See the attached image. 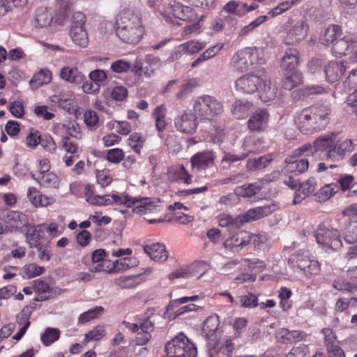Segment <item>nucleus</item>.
I'll return each instance as SVG.
<instances>
[{
  "label": "nucleus",
  "mask_w": 357,
  "mask_h": 357,
  "mask_svg": "<svg viewBox=\"0 0 357 357\" xmlns=\"http://www.w3.org/2000/svg\"><path fill=\"white\" fill-rule=\"evenodd\" d=\"M215 158V153L212 150L198 151L190 158L192 169L198 172L206 171L214 166Z\"/></svg>",
  "instance_id": "obj_13"
},
{
  "label": "nucleus",
  "mask_w": 357,
  "mask_h": 357,
  "mask_svg": "<svg viewBox=\"0 0 357 357\" xmlns=\"http://www.w3.org/2000/svg\"><path fill=\"white\" fill-rule=\"evenodd\" d=\"M357 50V37L353 34H349L339 38L332 47V54L336 57H341L350 54L349 59L355 56L354 51Z\"/></svg>",
  "instance_id": "obj_10"
},
{
  "label": "nucleus",
  "mask_w": 357,
  "mask_h": 357,
  "mask_svg": "<svg viewBox=\"0 0 357 357\" xmlns=\"http://www.w3.org/2000/svg\"><path fill=\"white\" fill-rule=\"evenodd\" d=\"M243 153H247V156L250 153H258L264 149V141L263 138L248 135L243 139L242 145Z\"/></svg>",
  "instance_id": "obj_30"
},
{
  "label": "nucleus",
  "mask_w": 357,
  "mask_h": 357,
  "mask_svg": "<svg viewBox=\"0 0 357 357\" xmlns=\"http://www.w3.org/2000/svg\"><path fill=\"white\" fill-rule=\"evenodd\" d=\"M106 264H107L105 267L111 268L110 273H117L136 266L137 260L135 257H127Z\"/></svg>",
  "instance_id": "obj_37"
},
{
  "label": "nucleus",
  "mask_w": 357,
  "mask_h": 357,
  "mask_svg": "<svg viewBox=\"0 0 357 357\" xmlns=\"http://www.w3.org/2000/svg\"><path fill=\"white\" fill-rule=\"evenodd\" d=\"M264 75V73H249L241 76L235 82V89L242 94H253L261 87Z\"/></svg>",
  "instance_id": "obj_9"
},
{
  "label": "nucleus",
  "mask_w": 357,
  "mask_h": 357,
  "mask_svg": "<svg viewBox=\"0 0 357 357\" xmlns=\"http://www.w3.org/2000/svg\"><path fill=\"white\" fill-rule=\"evenodd\" d=\"M220 319L217 314L209 316L203 323L202 332L208 339L217 337L221 331L219 330Z\"/></svg>",
  "instance_id": "obj_36"
},
{
  "label": "nucleus",
  "mask_w": 357,
  "mask_h": 357,
  "mask_svg": "<svg viewBox=\"0 0 357 357\" xmlns=\"http://www.w3.org/2000/svg\"><path fill=\"white\" fill-rule=\"evenodd\" d=\"M258 92L261 101L264 102L273 101L276 98L278 93L276 83L268 79L264 75L263 82Z\"/></svg>",
  "instance_id": "obj_26"
},
{
  "label": "nucleus",
  "mask_w": 357,
  "mask_h": 357,
  "mask_svg": "<svg viewBox=\"0 0 357 357\" xmlns=\"http://www.w3.org/2000/svg\"><path fill=\"white\" fill-rule=\"evenodd\" d=\"M300 63V53L295 48L287 49L281 59L280 67L283 72L297 70Z\"/></svg>",
  "instance_id": "obj_23"
},
{
  "label": "nucleus",
  "mask_w": 357,
  "mask_h": 357,
  "mask_svg": "<svg viewBox=\"0 0 357 357\" xmlns=\"http://www.w3.org/2000/svg\"><path fill=\"white\" fill-rule=\"evenodd\" d=\"M238 298L240 306L243 307L252 308L259 305L257 296L252 293L240 296Z\"/></svg>",
  "instance_id": "obj_63"
},
{
  "label": "nucleus",
  "mask_w": 357,
  "mask_h": 357,
  "mask_svg": "<svg viewBox=\"0 0 357 357\" xmlns=\"http://www.w3.org/2000/svg\"><path fill=\"white\" fill-rule=\"evenodd\" d=\"M285 36L283 41L286 45H293L304 40L309 29L307 23L304 20L295 22L289 18L282 26Z\"/></svg>",
  "instance_id": "obj_8"
},
{
  "label": "nucleus",
  "mask_w": 357,
  "mask_h": 357,
  "mask_svg": "<svg viewBox=\"0 0 357 357\" xmlns=\"http://www.w3.org/2000/svg\"><path fill=\"white\" fill-rule=\"evenodd\" d=\"M60 77L69 83L77 84L82 80L83 76L77 68L66 66L61 68Z\"/></svg>",
  "instance_id": "obj_49"
},
{
  "label": "nucleus",
  "mask_w": 357,
  "mask_h": 357,
  "mask_svg": "<svg viewBox=\"0 0 357 357\" xmlns=\"http://www.w3.org/2000/svg\"><path fill=\"white\" fill-rule=\"evenodd\" d=\"M285 357H310V349L305 344L294 347Z\"/></svg>",
  "instance_id": "obj_64"
},
{
  "label": "nucleus",
  "mask_w": 357,
  "mask_h": 357,
  "mask_svg": "<svg viewBox=\"0 0 357 357\" xmlns=\"http://www.w3.org/2000/svg\"><path fill=\"white\" fill-rule=\"evenodd\" d=\"M61 146L66 153L70 154V155H66L63 157V162L66 167L72 166L75 159L77 158L79 155L80 149L79 146L68 136H65L61 138Z\"/></svg>",
  "instance_id": "obj_21"
},
{
  "label": "nucleus",
  "mask_w": 357,
  "mask_h": 357,
  "mask_svg": "<svg viewBox=\"0 0 357 357\" xmlns=\"http://www.w3.org/2000/svg\"><path fill=\"white\" fill-rule=\"evenodd\" d=\"M167 176L169 182L181 183L186 185L192 183V176L183 165L169 168L167 170Z\"/></svg>",
  "instance_id": "obj_25"
},
{
  "label": "nucleus",
  "mask_w": 357,
  "mask_h": 357,
  "mask_svg": "<svg viewBox=\"0 0 357 357\" xmlns=\"http://www.w3.org/2000/svg\"><path fill=\"white\" fill-rule=\"evenodd\" d=\"M347 66L342 61H331L324 66L326 79L331 83L337 82L346 71Z\"/></svg>",
  "instance_id": "obj_22"
},
{
  "label": "nucleus",
  "mask_w": 357,
  "mask_h": 357,
  "mask_svg": "<svg viewBox=\"0 0 357 357\" xmlns=\"http://www.w3.org/2000/svg\"><path fill=\"white\" fill-rule=\"evenodd\" d=\"M353 150L354 145L351 139H347L342 141L338 145L336 144V153L335 160L342 158L346 153H350Z\"/></svg>",
  "instance_id": "obj_61"
},
{
  "label": "nucleus",
  "mask_w": 357,
  "mask_h": 357,
  "mask_svg": "<svg viewBox=\"0 0 357 357\" xmlns=\"http://www.w3.org/2000/svg\"><path fill=\"white\" fill-rule=\"evenodd\" d=\"M336 137L337 134L332 132L329 135L321 136L314 142V149L316 153L319 151H326V159L335 161L336 153Z\"/></svg>",
  "instance_id": "obj_15"
},
{
  "label": "nucleus",
  "mask_w": 357,
  "mask_h": 357,
  "mask_svg": "<svg viewBox=\"0 0 357 357\" xmlns=\"http://www.w3.org/2000/svg\"><path fill=\"white\" fill-rule=\"evenodd\" d=\"M261 188V185L257 183L245 184L237 187L235 190V193L238 197H252L259 193Z\"/></svg>",
  "instance_id": "obj_50"
},
{
  "label": "nucleus",
  "mask_w": 357,
  "mask_h": 357,
  "mask_svg": "<svg viewBox=\"0 0 357 357\" xmlns=\"http://www.w3.org/2000/svg\"><path fill=\"white\" fill-rule=\"evenodd\" d=\"M180 47L185 53L193 54L202 50L206 47V43L196 40H190L183 43Z\"/></svg>",
  "instance_id": "obj_62"
},
{
  "label": "nucleus",
  "mask_w": 357,
  "mask_h": 357,
  "mask_svg": "<svg viewBox=\"0 0 357 357\" xmlns=\"http://www.w3.org/2000/svg\"><path fill=\"white\" fill-rule=\"evenodd\" d=\"M333 287L338 291L354 292L357 291V285L348 282L344 278L337 277L333 282Z\"/></svg>",
  "instance_id": "obj_58"
},
{
  "label": "nucleus",
  "mask_w": 357,
  "mask_h": 357,
  "mask_svg": "<svg viewBox=\"0 0 357 357\" xmlns=\"http://www.w3.org/2000/svg\"><path fill=\"white\" fill-rule=\"evenodd\" d=\"M316 185L317 181L314 177H310L307 180L301 183L299 188L295 192L293 203L294 204L301 203L314 191Z\"/></svg>",
  "instance_id": "obj_31"
},
{
  "label": "nucleus",
  "mask_w": 357,
  "mask_h": 357,
  "mask_svg": "<svg viewBox=\"0 0 357 357\" xmlns=\"http://www.w3.org/2000/svg\"><path fill=\"white\" fill-rule=\"evenodd\" d=\"M144 251L151 259L164 262L168 258V253L164 244L160 243H153L147 244L143 247Z\"/></svg>",
  "instance_id": "obj_29"
},
{
  "label": "nucleus",
  "mask_w": 357,
  "mask_h": 357,
  "mask_svg": "<svg viewBox=\"0 0 357 357\" xmlns=\"http://www.w3.org/2000/svg\"><path fill=\"white\" fill-rule=\"evenodd\" d=\"M74 22L70 29V36L75 44L80 47H86L88 44V36L84 25L85 24V15L80 12L75 13L73 15Z\"/></svg>",
  "instance_id": "obj_12"
},
{
  "label": "nucleus",
  "mask_w": 357,
  "mask_h": 357,
  "mask_svg": "<svg viewBox=\"0 0 357 357\" xmlns=\"http://www.w3.org/2000/svg\"><path fill=\"white\" fill-rule=\"evenodd\" d=\"M197 115L187 112H183L174 119V125L177 130L186 134L195 132L198 122Z\"/></svg>",
  "instance_id": "obj_16"
},
{
  "label": "nucleus",
  "mask_w": 357,
  "mask_h": 357,
  "mask_svg": "<svg viewBox=\"0 0 357 357\" xmlns=\"http://www.w3.org/2000/svg\"><path fill=\"white\" fill-rule=\"evenodd\" d=\"M286 165L283 169L284 173H293L299 175L308 169L309 162L307 159H298L291 155L285 159Z\"/></svg>",
  "instance_id": "obj_24"
},
{
  "label": "nucleus",
  "mask_w": 357,
  "mask_h": 357,
  "mask_svg": "<svg viewBox=\"0 0 357 357\" xmlns=\"http://www.w3.org/2000/svg\"><path fill=\"white\" fill-rule=\"evenodd\" d=\"M249 232L246 231H239L231 236L229 237L223 243L226 249H229L234 252L238 250V248H243L248 245V239Z\"/></svg>",
  "instance_id": "obj_27"
},
{
  "label": "nucleus",
  "mask_w": 357,
  "mask_h": 357,
  "mask_svg": "<svg viewBox=\"0 0 357 357\" xmlns=\"http://www.w3.org/2000/svg\"><path fill=\"white\" fill-rule=\"evenodd\" d=\"M277 206L273 203L250 208L244 214L240 215L242 225L245 223L255 221L266 217L274 212Z\"/></svg>",
  "instance_id": "obj_19"
},
{
  "label": "nucleus",
  "mask_w": 357,
  "mask_h": 357,
  "mask_svg": "<svg viewBox=\"0 0 357 357\" xmlns=\"http://www.w3.org/2000/svg\"><path fill=\"white\" fill-rule=\"evenodd\" d=\"M234 344L231 338L220 335L217 340H211L208 342L209 357H232Z\"/></svg>",
  "instance_id": "obj_11"
},
{
  "label": "nucleus",
  "mask_w": 357,
  "mask_h": 357,
  "mask_svg": "<svg viewBox=\"0 0 357 357\" xmlns=\"http://www.w3.org/2000/svg\"><path fill=\"white\" fill-rule=\"evenodd\" d=\"M179 306L180 305H178V307H172V309L170 310L169 303L168 304L165 314L169 319H174L180 315L184 314L190 312L197 311L199 308H201L200 306L193 303H190L182 307Z\"/></svg>",
  "instance_id": "obj_48"
},
{
  "label": "nucleus",
  "mask_w": 357,
  "mask_h": 357,
  "mask_svg": "<svg viewBox=\"0 0 357 357\" xmlns=\"http://www.w3.org/2000/svg\"><path fill=\"white\" fill-rule=\"evenodd\" d=\"M45 271V267L40 266L36 263L26 264L22 268V273L27 278H33L39 276Z\"/></svg>",
  "instance_id": "obj_59"
},
{
  "label": "nucleus",
  "mask_w": 357,
  "mask_h": 357,
  "mask_svg": "<svg viewBox=\"0 0 357 357\" xmlns=\"http://www.w3.org/2000/svg\"><path fill=\"white\" fill-rule=\"evenodd\" d=\"M259 54L258 48L246 47L237 51L230 61L231 68L238 73L248 70L252 66L259 63Z\"/></svg>",
  "instance_id": "obj_7"
},
{
  "label": "nucleus",
  "mask_w": 357,
  "mask_h": 357,
  "mask_svg": "<svg viewBox=\"0 0 357 357\" xmlns=\"http://www.w3.org/2000/svg\"><path fill=\"white\" fill-rule=\"evenodd\" d=\"M146 138L139 132L132 133L128 138V145L137 154L141 153Z\"/></svg>",
  "instance_id": "obj_55"
},
{
  "label": "nucleus",
  "mask_w": 357,
  "mask_h": 357,
  "mask_svg": "<svg viewBox=\"0 0 357 357\" xmlns=\"http://www.w3.org/2000/svg\"><path fill=\"white\" fill-rule=\"evenodd\" d=\"M27 197L31 203L36 207H45L52 204L54 199L43 195L36 188L30 187L27 190Z\"/></svg>",
  "instance_id": "obj_34"
},
{
  "label": "nucleus",
  "mask_w": 357,
  "mask_h": 357,
  "mask_svg": "<svg viewBox=\"0 0 357 357\" xmlns=\"http://www.w3.org/2000/svg\"><path fill=\"white\" fill-rule=\"evenodd\" d=\"M146 280L144 274L121 275L114 280V284L121 289H132L137 287Z\"/></svg>",
  "instance_id": "obj_33"
},
{
  "label": "nucleus",
  "mask_w": 357,
  "mask_h": 357,
  "mask_svg": "<svg viewBox=\"0 0 357 357\" xmlns=\"http://www.w3.org/2000/svg\"><path fill=\"white\" fill-rule=\"evenodd\" d=\"M78 187L79 189L83 190L84 197H85L86 202L92 205H98L101 206V199H99V197H102V196L94 195L95 192V185L93 184H86V185H75L73 187H71V191L75 193V188Z\"/></svg>",
  "instance_id": "obj_41"
},
{
  "label": "nucleus",
  "mask_w": 357,
  "mask_h": 357,
  "mask_svg": "<svg viewBox=\"0 0 357 357\" xmlns=\"http://www.w3.org/2000/svg\"><path fill=\"white\" fill-rule=\"evenodd\" d=\"M104 312V308L101 306H96L82 313L78 317L79 324H86L94 319L100 317Z\"/></svg>",
  "instance_id": "obj_54"
},
{
  "label": "nucleus",
  "mask_w": 357,
  "mask_h": 357,
  "mask_svg": "<svg viewBox=\"0 0 357 357\" xmlns=\"http://www.w3.org/2000/svg\"><path fill=\"white\" fill-rule=\"evenodd\" d=\"M106 335V330L103 325H98L84 335L83 342L86 344L91 341L100 340Z\"/></svg>",
  "instance_id": "obj_53"
},
{
  "label": "nucleus",
  "mask_w": 357,
  "mask_h": 357,
  "mask_svg": "<svg viewBox=\"0 0 357 357\" xmlns=\"http://www.w3.org/2000/svg\"><path fill=\"white\" fill-rule=\"evenodd\" d=\"M158 10L167 22H172V18L174 17L175 1L174 3L162 1L158 5Z\"/></svg>",
  "instance_id": "obj_60"
},
{
  "label": "nucleus",
  "mask_w": 357,
  "mask_h": 357,
  "mask_svg": "<svg viewBox=\"0 0 357 357\" xmlns=\"http://www.w3.org/2000/svg\"><path fill=\"white\" fill-rule=\"evenodd\" d=\"M53 102L58 104L59 107L66 111L69 114H75L77 110L75 101L72 98H63L54 96Z\"/></svg>",
  "instance_id": "obj_57"
},
{
  "label": "nucleus",
  "mask_w": 357,
  "mask_h": 357,
  "mask_svg": "<svg viewBox=\"0 0 357 357\" xmlns=\"http://www.w3.org/2000/svg\"><path fill=\"white\" fill-rule=\"evenodd\" d=\"M132 201L134 202L133 211L135 213L144 214L152 211L154 207L149 197H132Z\"/></svg>",
  "instance_id": "obj_52"
},
{
  "label": "nucleus",
  "mask_w": 357,
  "mask_h": 357,
  "mask_svg": "<svg viewBox=\"0 0 357 357\" xmlns=\"http://www.w3.org/2000/svg\"><path fill=\"white\" fill-rule=\"evenodd\" d=\"M347 261L345 266L348 278L357 279V245L349 248L347 253Z\"/></svg>",
  "instance_id": "obj_38"
},
{
  "label": "nucleus",
  "mask_w": 357,
  "mask_h": 357,
  "mask_svg": "<svg viewBox=\"0 0 357 357\" xmlns=\"http://www.w3.org/2000/svg\"><path fill=\"white\" fill-rule=\"evenodd\" d=\"M53 17L52 13L45 7L37 8L35 13V26L38 28L46 27L50 25Z\"/></svg>",
  "instance_id": "obj_44"
},
{
  "label": "nucleus",
  "mask_w": 357,
  "mask_h": 357,
  "mask_svg": "<svg viewBox=\"0 0 357 357\" xmlns=\"http://www.w3.org/2000/svg\"><path fill=\"white\" fill-rule=\"evenodd\" d=\"M31 176L41 186L45 188H56L59 185V178L52 172L43 174L40 176L33 174V172H31Z\"/></svg>",
  "instance_id": "obj_40"
},
{
  "label": "nucleus",
  "mask_w": 357,
  "mask_h": 357,
  "mask_svg": "<svg viewBox=\"0 0 357 357\" xmlns=\"http://www.w3.org/2000/svg\"><path fill=\"white\" fill-rule=\"evenodd\" d=\"M166 357H197V350L183 333H181L165 346Z\"/></svg>",
  "instance_id": "obj_6"
},
{
  "label": "nucleus",
  "mask_w": 357,
  "mask_h": 357,
  "mask_svg": "<svg viewBox=\"0 0 357 357\" xmlns=\"http://www.w3.org/2000/svg\"><path fill=\"white\" fill-rule=\"evenodd\" d=\"M223 43H217L205 50L199 56L191 63L192 68H195L200 63L215 56L223 48Z\"/></svg>",
  "instance_id": "obj_47"
},
{
  "label": "nucleus",
  "mask_w": 357,
  "mask_h": 357,
  "mask_svg": "<svg viewBox=\"0 0 357 357\" xmlns=\"http://www.w3.org/2000/svg\"><path fill=\"white\" fill-rule=\"evenodd\" d=\"M98 199L102 200L101 206H107L113 203H116L118 204L126 205L127 207H132L134 204L132 197L126 193L113 195H102V197H99Z\"/></svg>",
  "instance_id": "obj_39"
},
{
  "label": "nucleus",
  "mask_w": 357,
  "mask_h": 357,
  "mask_svg": "<svg viewBox=\"0 0 357 357\" xmlns=\"http://www.w3.org/2000/svg\"><path fill=\"white\" fill-rule=\"evenodd\" d=\"M174 18L184 21H193L197 19L195 10L179 2H175Z\"/></svg>",
  "instance_id": "obj_43"
},
{
  "label": "nucleus",
  "mask_w": 357,
  "mask_h": 357,
  "mask_svg": "<svg viewBox=\"0 0 357 357\" xmlns=\"http://www.w3.org/2000/svg\"><path fill=\"white\" fill-rule=\"evenodd\" d=\"M253 102L248 100H236L231 105V112L234 118L245 119L253 108Z\"/></svg>",
  "instance_id": "obj_32"
},
{
  "label": "nucleus",
  "mask_w": 357,
  "mask_h": 357,
  "mask_svg": "<svg viewBox=\"0 0 357 357\" xmlns=\"http://www.w3.org/2000/svg\"><path fill=\"white\" fill-rule=\"evenodd\" d=\"M6 228H10V231L24 232L30 225L28 215L16 211H10L7 213Z\"/></svg>",
  "instance_id": "obj_18"
},
{
  "label": "nucleus",
  "mask_w": 357,
  "mask_h": 357,
  "mask_svg": "<svg viewBox=\"0 0 357 357\" xmlns=\"http://www.w3.org/2000/svg\"><path fill=\"white\" fill-rule=\"evenodd\" d=\"M331 109L324 105H314L297 112L294 123L305 135H311L325 129L330 122Z\"/></svg>",
  "instance_id": "obj_1"
},
{
  "label": "nucleus",
  "mask_w": 357,
  "mask_h": 357,
  "mask_svg": "<svg viewBox=\"0 0 357 357\" xmlns=\"http://www.w3.org/2000/svg\"><path fill=\"white\" fill-rule=\"evenodd\" d=\"M117 35L126 43L137 44L144 34L142 17L139 12L127 9L117 18Z\"/></svg>",
  "instance_id": "obj_2"
},
{
  "label": "nucleus",
  "mask_w": 357,
  "mask_h": 357,
  "mask_svg": "<svg viewBox=\"0 0 357 357\" xmlns=\"http://www.w3.org/2000/svg\"><path fill=\"white\" fill-rule=\"evenodd\" d=\"M269 116L266 109H256L248 121V128L252 132L264 131L268 127Z\"/></svg>",
  "instance_id": "obj_17"
},
{
  "label": "nucleus",
  "mask_w": 357,
  "mask_h": 357,
  "mask_svg": "<svg viewBox=\"0 0 357 357\" xmlns=\"http://www.w3.org/2000/svg\"><path fill=\"white\" fill-rule=\"evenodd\" d=\"M107 253L104 249L94 250L91 255L92 264L89 265V270L91 273H96L104 272L110 273L111 268H106V262H112V260L105 259Z\"/></svg>",
  "instance_id": "obj_20"
},
{
  "label": "nucleus",
  "mask_w": 357,
  "mask_h": 357,
  "mask_svg": "<svg viewBox=\"0 0 357 357\" xmlns=\"http://www.w3.org/2000/svg\"><path fill=\"white\" fill-rule=\"evenodd\" d=\"M218 224L221 227H227L228 230L239 229L243 226L240 215L234 218L225 213L219 215Z\"/></svg>",
  "instance_id": "obj_46"
},
{
  "label": "nucleus",
  "mask_w": 357,
  "mask_h": 357,
  "mask_svg": "<svg viewBox=\"0 0 357 357\" xmlns=\"http://www.w3.org/2000/svg\"><path fill=\"white\" fill-rule=\"evenodd\" d=\"M284 77L282 81V86L284 89L291 90L303 84V75L298 70L284 72Z\"/></svg>",
  "instance_id": "obj_42"
},
{
  "label": "nucleus",
  "mask_w": 357,
  "mask_h": 357,
  "mask_svg": "<svg viewBox=\"0 0 357 357\" xmlns=\"http://www.w3.org/2000/svg\"><path fill=\"white\" fill-rule=\"evenodd\" d=\"M338 191L339 187L337 186V184L331 183L329 184H326L322 188H321L316 193L315 196L319 202H323L328 200Z\"/></svg>",
  "instance_id": "obj_51"
},
{
  "label": "nucleus",
  "mask_w": 357,
  "mask_h": 357,
  "mask_svg": "<svg viewBox=\"0 0 357 357\" xmlns=\"http://www.w3.org/2000/svg\"><path fill=\"white\" fill-rule=\"evenodd\" d=\"M43 227V225H30L25 230L26 242L30 248H34L41 244V240L45 235Z\"/></svg>",
  "instance_id": "obj_28"
},
{
  "label": "nucleus",
  "mask_w": 357,
  "mask_h": 357,
  "mask_svg": "<svg viewBox=\"0 0 357 357\" xmlns=\"http://www.w3.org/2000/svg\"><path fill=\"white\" fill-rule=\"evenodd\" d=\"M60 337V331L55 328H47L40 335V340L45 346H50Z\"/></svg>",
  "instance_id": "obj_56"
},
{
  "label": "nucleus",
  "mask_w": 357,
  "mask_h": 357,
  "mask_svg": "<svg viewBox=\"0 0 357 357\" xmlns=\"http://www.w3.org/2000/svg\"><path fill=\"white\" fill-rule=\"evenodd\" d=\"M193 112L201 120L211 121L222 114L224 105L215 97L203 95L195 99Z\"/></svg>",
  "instance_id": "obj_3"
},
{
  "label": "nucleus",
  "mask_w": 357,
  "mask_h": 357,
  "mask_svg": "<svg viewBox=\"0 0 357 357\" xmlns=\"http://www.w3.org/2000/svg\"><path fill=\"white\" fill-rule=\"evenodd\" d=\"M342 215L349 220L344 234V241L350 244L357 242V204H352L345 208Z\"/></svg>",
  "instance_id": "obj_14"
},
{
  "label": "nucleus",
  "mask_w": 357,
  "mask_h": 357,
  "mask_svg": "<svg viewBox=\"0 0 357 357\" xmlns=\"http://www.w3.org/2000/svg\"><path fill=\"white\" fill-rule=\"evenodd\" d=\"M287 263L294 272L301 273L307 278L318 275L321 271L320 263L311 259L309 252L305 250H301L291 253Z\"/></svg>",
  "instance_id": "obj_4"
},
{
  "label": "nucleus",
  "mask_w": 357,
  "mask_h": 357,
  "mask_svg": "<svg viewBox=\"0 0 357 357\" xmlns=\"http://www.w3.org/2000/svg\"><path fill=\"white\" fill-rule=\"evenodd\" d=\"M166 113L167 109L164 105L157 106L152 113V116L155 120L156 130L160 132H163L167 125L166 121Z\"/></svg>",
  "instance_id": "obj_45"
},
{
  "label": "nucleus",
  "mask_w": 357,
  "mask_h": 357,
  "mask_svg": "<svg viewBox=\"0 0 357 357\" xmlns=\"http://www.w3.org/2000/svg\"><path fill=\"white\" fill-rule=\"evenodd\" d=\"M314 237L318 245L326 251H337L343 246L340 230L325 223L317 226Z\"/></svg>",
  "instance_id": "obj_5"
},
{
  "label": "nucleus",
  "mask_w": 357,
  "mask_h": 357,
  "mask_svg": "<svg viewBox=\"0 0 357 357\" xmlns=\"http://www.w3.org/2000/svg\"><path fill=\"white\" fill-rule=\"evenodd\" d=\"M342 36V29L340 25H329L321 33L319 37V42L325 46L333 45L339 38Z\"/></svg>",
  "instance_id": "obj_35"
}]
</instances>
